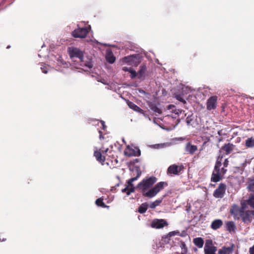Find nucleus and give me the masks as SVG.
<instances>
[{
    "label": "nucleus",
    "instance_id": "72a5a7b5",
    "mask_svg": "<svg viewBox=\"0 0 254 254\" xmlns=\"http://www.w3.org/2000/svg\"><path fill=\"white\" fill-rule=\"evenodd\" d=\"M248 189L250 191L254 192V180L250 182L248 186Z\"/></svg>",
    "mask_w": 254,
    "mask_h": 254
},
{
    "label": "nucleus",
    "instance_id": "58836bf2",
    "mask_svg": "<svg viewBox=\"0 0 254 254\" xmlns=\"http://www.w3.org/2000/svg\"><path fill=\"white\" fill-rule=\"evenodd\" d=\"M228 164V161L227 159L224 160V162H223V167H227Z\"/></svg>",
    "mask_w": 254,
    "mask_h": 254
},
{
    "label": "nucleus",
    "instance_id": "c03bdc74",
    "mask_svg": "<svg viewBox=\"0 0 254 254\" xmlns=\"http://www.w3.org/2000/svg\"><path fill=\"white\" fill-rule=\"evenodd\" d=\"M138 91L141 94H145V93H146L144 91H143V90H141V89H139Z\"/></svg>",
    "mask_w": 254,
    "mask_h": 254
},
{
    "label": "nucleus",
    "instance_id": "49530a36",
    "mask_svg": "<svg viewBox=\"0 0 254 254\" xmlns=\"http://www.w3.org/2000/svg\"><path fill=\"white\" fill-rule=\"evenodd\" d=\"M176 139L179 140H183V138L182 137L176 138Z\"/></svg>",
    "mask_w": 254,
    "mask_h": 254
},
{
    "label": "nucleus",
    "instance_id": "cd10ccee",
    "mask_svg": "<svg viewBox=\"0 0 254 254\" xmlns=\"http://www.w3.org/2000/svg\"><path fill=\"white\" fill-rule=\"evenodd\" d=\"M148 207V204L146 203H142L138 208V212L140 213H144Z\"/></svg>",
    "mask_w": 254,
    "mask_h": 254
},
{
    "label": "nucleus",
    "instance_id": "a211bd4d",
    "mask_svg": "<svg viewBox=\"0 0 254 254\" xmlns=\"http://www.w3.org/2000/svg\"><path fill=\"white\" fill-rule=\"evenodd\" d=\"M223 225V222L220 219L214 220L211 223V228L213 230H216L219 228Z\"/></svg>",
    "mask_w": 254,
    "mask_h": 254
},
{
    "label": "nucleus",
    "instance_id": "20e7f679",
    "mask_svg": "<svg viewBox=\"0 0 254 254\" xmlns=\"http://www.w3.org/2000/svg\"><path fill=\"white\" fill-rule=\"evenodd\" d=\"M136 170L137 173L136 176L129 179L128 181V185L127 187L122 190V192H126L127 195H129L131 192H132L134 191L135 188L133 187L132 183L136 180L141 175V172L139 171L138 169H136Z\"/></svg>",
    "mask_w": 254,
    "mask_h": 254
},
{
    "label": "nucleus",
    "instance_id": "f8f14e48",
    "mask_svg": "<svg viewBox=\"0 0 254 254\" xmlns=\"http://www.w3.org/2000/svg\"><path fill=\"white\" fill-rule=\"evenodd\" d=\"M234 249V246L233 244L230 245L229 246H223L219 249L218 254H232Z\"/></svg>",
    "mask_w": 254,
    "mask_h": 254
},
{
    "label": "nucleus",
    "instance_id": "de8ad7c7",
    "mask_svg": "<svg viewBox=\"0 0 254 254\" xmlns=\"http://www.w3.org/2000/svg\"><path fill=\"white\" fill-rule=\"evenodd\" d=\"M179 100L181 101L182 102L184 101V100L182 99V98H177Z\"/></svg>",
    "mask_w": 254,
    "mask_h": 254
},
{
    "label": "nucleus",
    "instance_id": "4468645a",
    "mask_svg": "<svg viewBox=\"0 0 254 254\" xmlns=\"http://www.w3.org/2000/svg\"><path fill=\"white\" fill-rule=\"evenodd\" d=\"M136 59L134 56H129L128 57H125L123 59V62L126 63H128L131 65H136L137 64Z\"/></svg>",
    "mask_w": 254,
    "mask_h": 254
},
{
    "label": "nucleus",
    "instance_id": "c85d7f7f",
    "mask_svg": "<svg viewBox=\"0 0 254 254\" xmlns=\"http://www.w3.org/2000/svg\"><path fill=\"white\" fill-rule=\"evenodd\" d=\"M162 202V199H158L155 200V201L152 202L150 204V207L151 208H154L157 206L159 205Z\"/></svg>",
    "mask_w": 254,
    "mask_h": 254
},
{
    "label": "nucleus",
    "instance_id": "a878e982",
    "mask_svg": "<svg viewBox=\"0 0 254 254\" xmlns=\"http://www.w3.org/2000/svg\"><path fill=\"white\" fill-rule=\"evenodd\" d=\"M148 105H149V107L150 108V109L154 112L159 113V114L161 113V109H159V108H158L156 106V105L155 104H154V103L149 102L148 103Z\"/></svg>",
    "mask_w": 254,
    "mask_h": 254
},
{
    "label": "nucleus",
    "instance_id": "2f4dec72",
    "mask_svg": "<svg viewBox=\"0 0 254 254\" xmlns=\"http://www.w3.org/2000/svg\"><path fill=\"white\" fill-rule=\"evenodd\" d=\"M96 204L99 206H101L103 207H107L106 205H105L104 202H103V199L101 198H98L96 201Z\"/></svg>",
    "mask_w": 254,
    "mask_h": 254
},
{
    "label": "nucleus",
    "instance_id": "ddd939ff",
    "mask_svg": "<svg viewBox=\"0 0 254 254\" xmlns=\"http://www.w3.org/2000/svg\"><path fill=\"white\" fill-rule=\"evenodd\" d=\"M216 101L217 97L216 96L210 97L207 101V109L210 110L215 108L216 106Z\"/></svg>",
    "mask_w": 254,
    "mask_h": 254
},
{
    "label": "nucleus",
    "instance_id": "412c9836",
    "mask_svg": "<svg viewBox=\"0 0 254 254\" xmlns=\"http://www.w3.org/2000/svg\"><path fill=\"white\" fill-rule=\"evenodd\" d=\"M245 145L248 148L254 147V137L248 138L245 140Z\"/></svg>",
    "mask_w": 254,
    "mask_h": 254
},
{
    "label": "nucleus",
    "instance_id": "423d86ee",
    "mask_svg": "<svg viewBox=\"0 0 254 254\" xmlns=\"http://www.w3.org/2000/svg\"><path fill=\"white\" fill-rule=\"evenodd\" d=\"M204 251L205 254H216L217 248L213 244L211 240H207L204 245Z\"/></svg>",
    "mask_w": 254,
    "mask_h": 254
},
{
    "label": "nucleus",
    "instance_id": "79ce46f5",
    "mask_svg": "<svg viewBox=\"0 0 254 254\" xmlns=\"http://www.w3.org/2000/svg\"><path fill=\"white\" fill-rule=\"evenodd\" d=\"M249 213H251V217H253L254 219V210H252V211L249 210Z\"/></svg>",
    "mask_w": 254,
    "mask_h": 254
},
{
    "label": "nucleus",
    "instance_id": "2eb2a0df",
    "mask_svg": "<svg viewBox=\"0 0 254 254\" xmlns=\"http://www.w3.org/2000/svg\"><path fill=\"white\" fill-rule=\"evenodd\" d=\"M106 59L110 64H113L116 60V58L110 50H108L106 53Z\"/></svg>",
    "mask_w": 254,
    "mask_h": 254
},
{
    "label": "nucleus",
    "instance_id": "9d476101",
    "mask_svg": "<svg viewBox=\"0 0 254 254\" xmlns=\"http://www.w3.org/2000/svg\"><path fill=\"white\" fill-rule=\"evenodd\" d=\"M184 167L182 165H177L173 164L171 165L168 168V172L169 174L178 175L183 169Z\"/></svg>",
    "mask_w": 254,
    "mask_h": 254
},
{
    "label": "nucleus",
    "instance_id": "4c0bfd02",
    "mask_svg": "<svg viewBox=\"0 0 254 254\" xmlns=\"http://www.w3.org/2000/svg\"><path fill=\"white\" fill-rule=\"evenodd\" d=\"M249 254H254V245L249 249Z\"/></svg>",
    "mask_w": 254,
    "mask_h": 254
},
{
    "label": "nucleus",
    "instance_id": "f3484780",
    "mask_svg": "<svg viewBox=\"0 0 254 254\" xmlns=\"http://www.w3.org/2000/svg\"><path fill=\"white\" fill-rule=\"evenodd\" d=\"M241 217H242V220L245 223H250L251 222L252 217L251 213H249V211H247L245 213L243 211V214Z\"/></svg>",
    "mask_w": 254,
    "mask_h": 254
},
{
    "label": "nucleus",
    "instance_id": "f03ea898",
    "mask_svg": "<svg viewBox=\"0 0 254 254\" xmlns=\"http://www.w3.org/2000/svg\"><path fill=\"white\" fill-rule=\"evenodd\" d=\"M222 157H219L216 161L214 170L213 172L211 178L212 181H213L214 182H217L219 181L222 177L226 172V170L225 169L224 167L220 168V167L221 166V162L222 161Z\"/></svg>",
    "mask_w": 254,
    "mask_h": 254
},
{
    "label": "nucleus",
    "instance_id": "b1692460",
    "mask_svg": "<svg viewBox=\"0 0 254 254\" xmlns=\"http://www.w3.org/2000/svg\"><path fill=\"white\" fill-rule=\"evenodd\" d=\"M227 230L229 232H234L236 229L234 223L232 221L227 222L226 224Z\"/></svg>",
    "mask_w": 254,
    "mask_h": 254
},
{
    "label": "nucleus",
    "instance_id": "c9c22d12",
    "mask_svg": "<svg viewBox=\"0 0 254 254\" xmlns=\"http://www.w3.org/2000/svg\"><path fill=\"white\" fill-rule=\"evenodd\" d=\"M192 120L190 117H187L186 119V123L188 126H193V124L192 123Z\"/></svg>",
    "mask_w": 254,
    "mask_h": 254
},
{
    "label": "nucleus",
    "instance_id": "5701e85b",
    "mask_svg": "<svg viewBox=\"0 0 254 254\" xmlns=\"http://www.w3.org/2000/svg\"><path fill=\"white\" fill-rule=\"evenodd\" d=\"M193 243L199 248H202L204 244V241L201 238H196L193 239Z\"/></svg>",
    "mask_w": 254,
    "mask_h": 254
},
{
    "label": "nucleus",
    "instance_id": "37998d69",
    "mask_svg": "<svg viewBox=\"0 0 254 254\" xmlns=\"http://www.w3.org/2000/svg\"><path fill=\"white\" fill-rule=\"evenodd\" d=\"M100 123H101V124L102 125V127L103 128L105 129V128L106 127H105V123L103 121H101Z\"/></svg>",
    "mask_w": 254,
    "mask_h": 254
},
{
    "label": "nucleus",
    "instance_id": "6ab92c4d",
    "mask_svg": "<svg viewBox=\"0 0 254 254\" xmlns=\"http://www.w3.org/2000/svg\"><path fill=\"white\" fill-rule=\"evenodd\" d=\"M127 104L130 109L133 110L136 112L144 114L143 110L132 102L128 101L127 102Z\"/></svg>",
    "mask_w": 254,
    "mask_h": 254
},
{
    "label": "nucleus",
    "instance_id": "0eeeda50",
    "mask_svg": "<svg viewBox=\"0 0 254 254\" xmlns=\"http://www.w3.org/2000/svg\"><path fill=\"white\" fill-rule=\"evenodd\" d=\"M244 209L243 208H239V206L236 204L233 205L231 209H230L231 214L233 215L235 219H238L242 216L243 214Z\"/></svg>",
    "mask_w": 254,
    "mask_h": 254
},
{
    "label": "nucleus",
    "instance_id": "39448f33",
    "mask_svg": "<svg viewBox=\"0 0 254 254\" xmlns=\"http://www.w3.org/2000/svg\"><path fill=\"white\" fill-rule=\"evenodd\" d=\"M91 27L88 28H77L72 33V36L75 38H85Z\"/></svg>",
    "mask_w": 254,
    "mask_h": 254
},
{
    "label": "nucleus",
    "instance_id": "aec40b11",
    "mask_svg": "<svg viewBox=\"0 0 254 254\" xmlns=\"http://www.w3.org/2000/svg\"><path fill=\"white\" fill-rule=\"evenodd\" d=\"M146 70V68L145 66H141L138 72L136 73V76L139 79L144 78L145 75Z\"/></svg>",
    "mask_w": 254,
    "mask_h": 254
},
{
    "label": "nucleus",
    "instance_id": "c756f323",
    "mask_svg": "<svg viewBox=\"0 0 254 254\" xmlns=\"http://www.w3.org/2000/svg\"><path fill=\"white\" fill-rule=\"evenodd\" d=\"M180 247L182 249L181 254H187L188 249L184 242H181Z\"/></svg>",
    "mask_w": 254,
    "mask_h": 254
},
{
    "label": "nucleus",
    "instance_id": "6e6552de",
    "mask_svg": "<svg viewBox=\"0 0 254 254\" xmlns=\"http://www.w3.org/2000/svg\"><path fill=\"white\" fill-rule=\"evenodd\" d=\"M125 155L127 156H139L140 152L137 148L127 146L124 151Z\"/></svg>",
    "mask_w": 254,
    "mask_h": 254
},
{
    "label": "nucleus",
    "instance_id": "09e8293b",
    "mask_svg": "<svg viewBox=\"0 0 254 254\" xmlns=\"http://www.w3.org/2000/svg\"><path fill=\"white\" fill-rule=\"evenodd\" d=\"M108 148H107V149H106L104 151H103L104 152L106 153V152H107L108 151Z\"/></svg>",
    "mask_w": 254,
    "mask_h": 254
},
{
    "label": "nucleus",
    "instance_id": "a18cd8bd",
    "mask_svg": "<svg viewBox=\"0 0 254 254\" xmlns=\"http://www.w3.org/2000/svg\"><path fill=\"white\" fill-rule=\"evenodd\" d=\"M101 82H102L104 84H108V83L107 82H106L105 80H104L103 81H102Z\"/></svg>",
    "mask_w": 254,
    "mask_h": 254
},
{
    "label": "nucleus",
    "instance_id": "7c9ffc66",
    "mask_svg": "<svg viewBox=\"0 0 254 254\" xmlns=\"http://www.w3.org/2000/svg\"><path fill=\"white\" fill-rule=\"evenodd\" d=\"M170 145V144L168 143H161V144H157L154 145V148H163L167 146H169Z\"/></svg>",
    "mask_w": 254,
    "mask_h": 254
},
{
    "label": "nucleus",
    "instance_id": "ea45409f",
    "mask_svg": "<svg viewBox=\"0 0 254 254\" xmlns=\"http://www.w3.org/2000/svg\"><path fill=\"white\" fill-rule=\"evenodd\" d=\"M183 113V111L182 110H175V113L176 114H178V115H179L180 114H182Z\"/></svg>",
    "mask_w": 254,
    "mask_h": 254
},
{
    "label": "nucleus",
    "instance_id": "4be33fe9",
    "mask_svg": "<svg viewBox=\"0 0 254 254\" xmlns=\"http://www.w3.org/2000/svg\"><path fill=\"white\" fill-rule=\"evenodd\" d=\"M94 156H95L97 160L101 163H103L105 160V157L102 155L100 151H95L94 152Z\"/></svg>",
    "mask_w": 254,
    "mask_h": 254
},
{
    "label": "nucleus",
    "instance_id": "1a4fd4ad",
    "mask_svg": "<svg viewBox=\"0 0 254 254\" xmlns=\"http://www.w3.org/2000/svg\"><path fill=\"white\" fill-rule=\"evenodd\" d=\"M167 225V222L164 219H155L152 221L151 226L154 228L160 229Z\"/></svg>",
    "mask_w": 254,
    "mask_h": 254
},
{
    "label": "nucleus",
    "instance_id": "473e14b6",
    "mask_svg": "<svg viewBox=\"0 0 254 254\" xmlns=\"http://www.w3.org/2000/svg\"><path fill=\"white\" fill-rule=\"evenodd\" d=\"M175 235H180L181 236H183V235L180 234V232L178 231H172L168 234V236L170 237H172Z\"/></svg>",
    "mask_w": 254,
    "mask_h": 254
},
{
    "label": "nucleus",
    "instance_id": "a19ab883",
    "mask_svg": "<svg viewBox=\"0 0 254 254\" xmlns=\"http://www.w3.org/2000/svg\"><path fill=\"white\" fill-rule=\"evenodd\" d=\"M90 42L92 43V44L93 45H95V44H98L99 43L97 41L95 40H91L90 41Z\"/></svg>",
    "mask_w": 254,
    "mask_h": 254
},
{
    "label": "nucleus",
    "instance_id": "7ed1b4c3",
    "mask_svg": "<svg viewBox=\"0 0 254 254\" xmlns=\"http://www.w3.org/2000/svg\"><path fill=\"white\" fill-rule=\"evenodd\" d=\"M68 53L71 58H77L79 61L82 63V65H84L89 68L93 66L91 62H84L83 61V52L77 48H69Z\"/></svg>",
    "mask_w": 254,
    "mask_h": 254
},
{
    "label": "nucleus",
    "instance_id": "f704fd0d",
    "mask_svg": "<svg viewBox=\"0 0 254 254\" xmlns=\"http://www.w3.org/2000/svg\"><path fill=\"white\" fill-rule=\"evenodd\" d=\"M41 69L42 70V72L45 73H47L48 66L43 64H41Z\"/></svg>",
    "mask_w": 254,
    "mask_h": 254
},
{
    "label": "nucleus",
    "instance_id": "e433bc0d",
    "mask_svg": "<svg viewBox=\"0 0 254 254\" xmlns=\"http://www.w3.org/2000/svg\"><path fill=\"white\" fill-rule=\"evenodd\" d=\"M249 205H250L253 208H254V198H251L249 199L248 202Z\"/></svg>",
    "mask_w": 254,
    "mask_h": 254
},
{
    "label": "nucleus",
    "instance_id": "393cba45",
    "mask_svg": "<svg viewBox=\"0 0 254 254\" xmlns=\"http://www.w3.org/2000/svg\"><path fill=\"white\" fill-rule=\"evenodd\" d=\"M123 70L125 71H128L130 73V77L132 78H133L136 76V71L133 70L131 67L124 66L123 67Z\"/></svg>",
    "mask_w": 254,
    "mask_h": 254
},
{
    "label": "nucleus",
    "instance_id": "dca6fc26",
    "mask_svg": "<svg viewBox=\"0 0 254 254\" xmlns=\"http://www.w3.org/2000/svg\"><path fill=\"white\" fill-rule=\"evenodd\" d=\"M185 149L186 152L190 154H193L197 150V147L196 145L191 144L190 143H188Z\"/></svg>",
    "mask_w": 254,
    "mask_h": 254
},
{
    "label": "nucleus",
    "instance_id": "bb28decb",
    "mask_svg": "<svg viewBox=\"0 0 254 254\" xmlns=\"http://www.w3.org/2000/svg\"><path fill=\"white\" fill-rule=\"evenodd\" d=\"M233 147V145L227 144L223 147L222 149L225 151L227 154H229L232 151Z\"/></svg>",
    "mask_w": 254,
    "mask_h": 254
},
{
    "label": "nucleus",
    "instance_id": "f257e3e1",
    "mask_svg": "<svg viewBox=\"0 0 254 254\" xmlns=\"http://www.w3.org/2000/svg\"><path fill=\"white\" fill-rule=\"evenodd\" d=\"M156 181V178L154 177L143 179L142 182L138 184L137 188L141 191L143 196L152 198L161 191L165 186L167 185L166 183L160 182L157 183L153 188L147 191L148 189L151 187Z\"/></svg>",
    "mask_w": 254,
    "mask_h": 254
},
{
    "label": "nucleus",
    "instance_id": "9b49d317",
    "mask_svg": "<svg viewBox=\"0 0 254 254\" xmlns=\"http://www.w3.org/2000/svg\"><path fill=\"white\" fill-rule=\"evenodd\" d=\"M225 186L224 184H220L215 190L213 195L216 198H222L225 194Z\"/></svg>",
    "mask_w": 254,
    "mask_h": 254
}]
</instances>
